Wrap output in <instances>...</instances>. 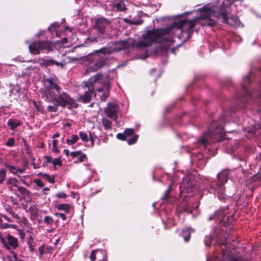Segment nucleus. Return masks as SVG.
<instances>
[{
	"instance_id": "obj_1",
	"label": "nucleus",
	"mask_w": 261,
	"mask_h": 261,
	"mask_svg": "<svg viewBox=\"0 0 261 261\" xmlns=\"http://www.w3.org/2000/svg\"><path fill=\"white\" fill-rule=\"evenodd\" d=\"M43 82L44 87L40 91L42 97L46 102L53 103V105L47 106L48 112H57L59 107L67 108L69 110L79 107L73 98L68 93L62 91L56 79L53 77L44 79Z\"/></svg>"
},
{
	"instance_id": "obj_2",
	"label": "nucleus",
	"mask_w": 261,
	"mask_h": 261,
	"mask_svg": "<svg viewBox=\"0 0 261 261\" xmlns=\"http://www.w3.org/2000/svg\"><path fill=\"white\" fill-rule=\"evenodd\" d=\"M168 30L156 29L148 30L142 35V40L138 41L136 44V48H143L150 46L158 39L168 33Z\"/></svg>"
},
{
	"instance_id": "obj_3",
	"label": "nucleus",
	"mask_w": 261,
	"mask_h": 261,
	"mask_svg": "<svg viewBox=\"0 0 261 261\" xmlns=\"http://www.w3.org/2000/svg\"><path fill=\"white\" fill-rule=\"evenodd\" d=\"M228 178V175L226 171L221 172L217 175V180L211 182L210 185V192L213 193L222 201L226 198L224 185L227 182Z\"/></svg>"
},
{
	"instance_id": "obj_4",
	"label": "nucleus",
	"mask_w": 261,
	"mask_h": 261,
	"mask_svg": "<svg viewBox=\"0 0 261 261\" xmlns=\"http://www.w3.org/2000/svg\"><path fill=\"white\" fill-rule=\"evenodd\" d=\"M224 127L218 122L213 121L208 128V130L204 132L203 135L197 141L198 143L204 146L210 143V140H213L214 137L217 135L222 136L225 134Z\"/></svg>"
},
{
	"instance_id": "obj_5",
	"label": "nucleus",
	"mask_w": 261,
	"mask_h": 261,
	"mask_svg": "<svg viewBox=\"0 0 261 261\" xmlns=\"http://www.w3.org/2000/svg\"><path fill=\"white\" fill-rule=\"evenodd\" d=\"M195 185L194 178L192 176H186L182 180L180 186L179 200L187 204L190 196L193 195V189Z\"/></svg>"
},
{
	"instance_id": "obj_6",
	"label": "nucleus",
	"mask_w": 261,
	"mask_h": 261,
	"mask_svg": "<svg viewBox=\"0 0 261 261\" xmlns=\"http://www.w3.org/2000/svg\"><path fill=\"white\" fill-rule=\"evenodd\" d=\"M212 17L218 18L216 12L212 9L208 7H204L200 10V15L199 17L194 18L198 21L199 20H203L204 21L201 22L202 26L214 27L217 25V21L213 19Z\"/></svg>"
},
{
	"instance_id": "obj_7",
	"label": "nucleus",
	"mask_w": 261,
	"mask_h": 261,
	"mask_svg": "<svg viewBox=\"0 0 261 261\" xmlns=\"http://www.w3.org/2000/svg\"><path fill=\"white\" fill-rule=\"evenodd\" d=\"M197 21L195 18L191 20L185 19L174 21L172 23V27L177 30L185 28V29L183 30L182 32L183 33L186 32L187 34L186 40H188L192 37L194 32V28L197 24Z\"/></svg>"
},
{
	"instance_id": "obj_8",
	"label": "nucleus",
	"mask_w": 261,
	"mask_h": 261,
	"mask_svg": "<svg viewBox=\"0 0 261 261\" xmlns=\"http://www.w3.org/2000/svg\"><path fill=\"white\" fill-rule=\"evenodd\" d=\"M82 88L83 89L84 93L78 98L77 101H82L84 103H88L91 100L94 93V87L89 82H86L84 85L82 86Z\"/></svg>"
},
{
	"instance_id": "obj_9",
	"label": "nucleus",
	"mask_w": 261,
	"mask_h": 261,
	"mask_svg": "<svg viewBox=\"0 0 261 261\" xmlns=\"http://www.w3.org/2000/svg\"><path fill=\"white\" fill-rule=\"evenodd\" d=\"M231 5V1L230 0L224 1L220 6L219 11L216 12L217 15L218 17L222 16L223 18L222 22L223 23L228 22V17L227 16V9Z\"/></svg>"
},
{
	"instance_id": "obj_10",
	"label": "nucleus",
	"mask_w": 261,
	"mask_h": 261,
	"mask_svg": "<svg viewBox=\"0 0 261 261\" xmlns=\"http://www.w3.org/2000/svg\"><path fill=\"white\" fill-rule=\"evenodd\" d=\"M110 24L109 21L103 18L96 19L94 28L97 31L99 35H103L105 33L106 29Z\"/></svg>"
},
{
	"instance_id": "obj_11",
	"label": "nucleus",
	"mask_w": 261,
	"mask_h": 261,
	"mask_svg": "<svg viewBox=\"0 0 261 261\" xmlns=\"http://www.w3.org/2000/svg\"><path fill=\"white\" fill-rule=\"evenodd\" d=\"M106 65V59L103 57L98 56L95 60V63L90 66H89L86 69L85 74H88L89 72H95L97 70L105 66Z\"/></svg>"
},
{
	"instance_id": "obj_12",
	"label": "nucleus",
	"mask_w": 261,
	"mask_h": 261,
	"mask_svg": "<svg viewBox=\"0 0 261 261\" xmlns=\"http://www.w3.org/2000/svg\"><path fill=\"white\" fill-rule=\"evenodd\" d=\"M221 241H222L221 249L223 251V255H226V259L231 261H246L241 256H231L227 254V248H228V247L227 246L228 239L225 241L222 240Z\"/></svg>"
},
{
	"instance_id": "obj_13",
	"label": "nucleus",
	"mask_w": 261,
	"mask_h": 261,
	"mask_svg": "<svg viewBox=\"0 0 261 261\" xmlns=\"http://www.w3.org/2000/svg\"><path fill=\"white\" fill-rule=\"evenodd\" d=\"M7 242L0 236V240L5 248L9 249V246L15 249L18 246V242L17 238L13 236L8 234L7 237Z\"/></svg>"
},
{
	"instance_id": "obj_14",
	"label": "nucleus",
	"mask_w": 261,
	"mask_h": 261,
	"mask_svg": "<svg viewBox=\"0 0 261 261\" xmlns=\"http://www.w3.org/2000/svg\"><path fill=\"white\" fill-rule=\"evenodd\" d=\"M136 44L135 40H133L132 42H128L127 41H119L115 43L114 50L121 51L124 49L133 48L134 47H136Z\"/></svg>"
},
{
	"instance_id": "obj_15",
	"label": "nucleus",
	"mask_w": 261,
	"mask_h": 261,
	"mask_svg": "<svg viewBox=\"0 0 261 261\" xmlns=\"http://www.w3.org/2000/svg\"><path fill=\"white\" fill-rule=\"evenodd\" d=\"M118 106L117 104L108 103V106L105 109V111L108 117L111 118H117V113L118 112Z\"/></svg>"
},
{
	"instance_id": "obj_16",
	"label": "nucleus",
	"mask_w": 261,
	"mask_h": 261,
	"mask_svg": "<svg viewBox=\"0 0 261 261\" xmlns=\"http://www.w3.org/2000/svg\"><path fill=\"white\" fill-rule=\"evenodd\" d=\"M215 220L222 225H225L229 223L228 216L225 215V213H215L214 215L210 217V220Z\"/></svg>"
},
{
	"instance_id": "obj_17",
	"label": "nucleus",
	"mask_w": 261,
	"mask_h": 261,
	"mask_svg": "<svg viewBox=\"0 0 261 261\" xmlns=\"http://www.w3.org/2000/svg\"><path fill=\"white\" fill-rule=\"evenodd\" d=\"M251 82L250 75H247L244 79V84L242 85V88L245 92V95L244 98H242V101L244 102H246L249 98H251V94L249 91L247 89V84H249Z\"/></svg>"
},
{
	"instance_id": "obj_18",
	"label": "nucleus",
	"mask_w": 261,
	"mask_h": 261,
	"mask_svg": "<svg viewBox=\"0 0 261 261\" xmlns=\"http://www.w3.org/2000/svg\"><path fill=\"white\" fill-rule=\"evenodd\" d=\"M38 41L41 51H46L47 53H49L53 51V44L51 41L48 40H38Z\"/></svg>"
},
{
	"instance_id": "obj_19",
	"label": "nucleus",
	"mask_w": 261,
	"mask_h": 261,
	"mask_svg": "<svg viewBox=\"0 0 261 261\" xmlns=\"http://www.w3.org/2000/svg\"><path fill=\"white\" fill-rule=\"evenodd\" d=\"M29 51L31 54L36 55L40 53V48L38 40L31 43L29 46Z\"/></svg>"
},
{
	"instance_id": "obj_20",
	"label": "nucleus",
	"mask_w": 261,
	"mask_h": 261,
	"mask_svg": "<svg viewBox=\"0 0 261 261\" xmlns=\"http://www.w3.org/2000/svg\"><path fill=\"white\" fill-rule=\"evenodd\" d=\"M40 65L41 66L48 67L50 66L56 65L57 66H61V67H63V64L61 63H59L58 61L53 60V59H49L45 60L42 59V62L40 63Z\"/></svg>"
},
{
	"instance_id": "obj_21",
	"label": "nucleus",
	"mask_w": 261,
	"mask_h": 261,
	"mask_svg": "<svg viewBox=\"0 0 261 261\" xmlns=\"http://www.w3.org/2000/svg\"><path fill=\"white\" fill-rule=\"evenodd\" d=\"M172 190V186H169L168 188L164 192L163 196L161 197L163 202H171L173 201V197L171 195V191Z\"/></svg>"
},
{
	"instance_id": "obj_22",
	"label": "nucleus",
	"mask_w": 261,
	"mask_h": 261,
	"mask_svg": "<svg viewBox=\"0 0 261 261\" xmlns=\"http://www.w3.org/2000/svg\"><path fill=\"white\" fill-rule=\"evenodd\" d=\"M7 125L10 127V128L14 130L17 127L21 125L20 121L16 119H10L7 122Z\"/></svg>"
},
{
	"instance_id": "obj_23",
	"label": "nucleus",
	"mask_w": 261,
	"mask_h": 261,
	"mask_svg": "<svg viewBox=\"0 0 261 261\" xmlns=\"http://www.w3.org/2000/svg\"><path fill=\"white\" fill-rule=\"evenodd\" d=\"M226 23L229 24L235 27H240L241 25V22L237 16H232L230 17L229 20H228V22Z\"/></svg>"
},
{
	"instance_id": "obj_24",
	"label": "nucleus",
	"mask_w": 261,
	"mask_h": 261,
	"mask_svg": "<svg viewBox=\"0 0 261 261\" xmlns=\"http://www.w3.org/2000/svg\"><path fill=\"white\" fill-rule=\"evenodd\" d=\"M33 103H34V105L37 111L39 112L41 114L45 113V110L44 109V107L41 102H40L39 101H36L33 100Z\"/></svg>"
},
{
	"instance_id": "obj_25",
	"label": "nucleus",
	"mask_w": 261,
	"mask_h": 261,
	"mask_svg": "<svg viewBox=\"0 0 261 261\" xmlns=\"http://www.w3.org/2000/svg\"><path fill=\"white\" fill-rule=\"evenodd\" d=\"M191 233V229L190 228L182 231L181 236L184 238L185 241L188 242L189 240Z\"/></svg>"
},
{
	"instance_id": "obj_26",
	"label": "nucleus",
	"mask_w": 261,
	"mask_h": 261,
	"mask_svg": "<svg viewBox=\"0 0 261 261\" xmlns=\"http://www.w3.org/2000/svg\"><path fill=\"white\" fill-rule=\"evenodd\" d=\"M56 207L59 211H64L65 212H68L70 207V205L67 203H63L56 205Z\"/></svg>"
},
{
	"instance_id": "obj_27",
	"label": "nucleus",
	"mask_w": 261,
	"mask_h": 261,
	"mask_svg": "<svg viewBox=\"0 0 261 261\" xmlns=\"http://www.w3.org/2000/svg\"><path fill=\"white\" fill-rule=\"evenodd\" d=\"M38 175L45 178L50 183L54 184L55 182V179L54 176H50L48 174L42 172H40L38 174Z\"/></svg>"
},
{
	"instance_id": "obj_28",
	"label": "nucleus",
	"mask_w": 261,
	"mask_h": 261,
	"mask_svg": "<svg viewBox=\"0 0 261 261\" xmlns=\"http://www.w3.org/2000/svg\"><path fill=\"white\" fill-rule=\"evenodd\" d=\"M101 123L105 129H111L112 128V122L106 118H102Z\"/></svg>"
},
{
	"instance_id": "obj_29",
	"label": "nucleus",
	"mask_w": 261,
	"mask_h": 261,
	"mask_svg": "<svg viewBox=\"0 0 261 261\" xmlns=\"http://www.w3.org/2000/svg\"><path fill=\"white\" fill-rule=\"evenodd\" d=\"M95 53L89 54L85 57V60L93 63L97 59L98 56L94 54Z\"/></svg>"
},
{
	"instance_id": "obj_30",
	"label": "nucleus",
	"mask_w": 261,
	"mask_h": 261,
	"mask_svg": "<svg viewBox=\"0 0 261 261\" xmlns=\"http://www.w3.org/2000/svg\"><path fill=\"white\" fill-rule=\"evenodd\" d=\"M79 140V137L76 135H73L71 137V139H67L66 143L69 145H71L75 144Z\"/></svg>"
},
{
	"instance_id": "obj_31",
	"label": "nucleus",
	"mask_w": 261,
	"mask_h": 261,
	"mask_svg": "<svg viewBox=\"0 0 261 261\" xmlns=\"http://www.w3.org/2000/svg\"><path fill=\"white\" fill-rule=\"evenodd\" d=\"M102 77V74L101 73H97L95 75H93V76L91 77L90 79V84H92V83H96L98 82L99 80H100L101 77Z\"/></svg>"
},
{
	"instance_id": "obj_32",
	"label": "nucleus",
	"mask_w": 261,
	"mask_h": 261,
	"mask_svg": "<svg viewBox=\"0 0 261 261\" xmlns=\"http://www.w3.org/2000/svg\"><path fill=\"white\" fill-rule=\"evenodd\" d=\"M94 53H101L103 54H111L112 53V50L109 49L106 47H102L99 49L95 50Z\"/></svg>"
},
{
	"instance_id": "obj_33",
	"label": "nucleus",
	"mask_w": 261,
	"mask_h": 261,
	"mask_svg": "<svg viewBox=\"0 0 261 261\" xmlns=\"http://www.w3.org/2000/svg\"><path fill=\"white\" fill-rule=\"evenodd\" d=\"M77 159L76 161H74V163L77 164L80 163H82L84 162L85 160L87 159V156L85 154L83 153L82 152L81 154L77 157Z\"/></svg>"
},
{
	"instance_id": "obj_34",
	"label": "nucleus",
	"mask_w": 261,
	"mask_h": 261,
	"mask_svg": "<svg viewBox=\"0 0 261 261\" xmlns=\"http://www.w3.org/2000/svg\"><path fill=\"white\" fill-rule=\"evenodd\" d=\"M138 138V135H134L130 138L126 139V140L129 145H132L137 142Z\"/></svg>"
},
{
	"instance_id": "obj_35",
	"label": "nucleus",
	"mask_w": 261,
	"mask_h": 261,
	"mask_svg": "<svg viewBox=\"0 0 261 261\" xmlns=\"http://www.w3.org/2000/svg\"><path fill=\"white\" fill-rule=\"evenodd\" d=\"M17 191L23 195H29V191L23 187H17Z\"/></svg>"
},
{
	"instance_id": "obj_36",
	"label": "nucleus",
	"mask_w": 261,
	"mask_h": 261,
	"mask_svg": "<svg viewBox=\"0 0 261 261\" xmlns=\"http://www.w3.org/2000/svg\"><path fill=\"white\" fill-rule=\"evenodd\" d=\"M222 231H223V229L220 230L219 228L215 227L214 229V237L217 238H221L222 236Z\"/></svg>"
},
{
	"instance_id": "obj_37",
	"label": "nucleus",
	"mask_w": 261,
	"mask_h": 261,
	"mask_svg": "<svg viewBox=\"0 0 261 261\" xmlns=\"http://www.w3.org/2000/svg\"><path fill=\"white\" fill-rule=\"evenodd\" d=\"M114 5L118 11H122L125 9V5L121 2L115 3Z\"/></svg>"
},
{
	"instance_id": "obj_38",
	"label": "nucleus",
	"mask_w": 261,
	"mask_h": 261,
	"mask_svg": "<svg viewBox=\"0 0 261 261\" xmlns=\"http://www.w3.org/2000/svg\"><path fill=\"white\" fill-rule=\"evenodd\" d=\"M51 162L54 168H55L56 166L61 167L62 165V162L60 158L54 159L52 160Z\"/></svg>"
},
{
	"instance_id": "obj_39",
	"label": "nucleus",
	"mask_w": 261,
	"mask_h": 261,
	"mask_svg": "<svg viewBox=\"0 0 261 261\" xmlns=\"http://www.w3.org/2000/svg\"><path fill=\"white\" fill-rule=\"evenodd\" d=\"M43 158L45 159V161L42 164V166L43 167H47L48 163L51 162L52 158L50 156H48V155H45V156H44Z\"/></svg>"
},
{
	"instance_id": "obj_40",
	"label": "nucleus",
	"mask_w": 261,
	"mask_h": 261,
	"mask_svg": "<svg viewBox=\"0 0 261 261\" xmlns=\"http://www.w3.org/2000/svg\"><path fill=\"white\" fill-rule=\"evenodd\" d=\"M135 130L133 128H126L124 132L126 138L133 136Z\"/></svg>"
},
{
	"instance_id": "obj_41",
	"label": "nucleus",
	"mask_w": 261,
	"mask_h": 261,
	"mask_svg": "<svg viewBox=\"0 0 261 261\" xmlns=\"http://www.w3.org/2000/svg\"><path fill=\"white\" fill-rule=\"evenodd\" d=\"M79 136H80V138L81 139V140L84 141V142H88L89 139H88V135L87 134L85 133V132H80L79 133Z\"/></svg>"
},
{
	"instance_id": "obj_42",
	"label": "nucleus",
	"mask_w": 261,
	"mask_h": 261,
	"mask_svg": "<svg viewBox=\"0 0 261 261\" xmlns=\"http://www.w3.org/2000/svg\"><path fill=\"white\" fill-rule=\"evenodd\" d=\"M6 176V171L2 169L0 170V184H3V181L5 180Z\"/></svg>"
},
{
	"instance_id": "obj_43",
	"label": "nucleus",
	"mask_w": 261,
	"mask_h": 261,
	"mask_svg": "<svg viewBox=\"0 0 261 261\" xmlns=\"http://www.w3.org/2000/svg\"><path fill=\"white\" fill-rule=\"evenodd\" d=\"M5 166L8 168L10 171L14 174H17V173H16V170L17 169L16 168V167L14 166H12V165H10L9 164H8V163H5L4 164Z\"/></svg>"
},
{
	"instance_id": "obj_44",
	"label": "nucleus",
	"mask_w": 261,
	"mask_h": 261,
	"mask_svg": "<svg viewBox=\"0 0 261 261\" xmlns=\"http://www.w3.org/2000/svg\"><path fill=\"white\" fill-rule=\"evenodd\" d=\"M18 180L15 178L11 177L7 180V183L9 185H11L14 187H17Z\"/></svg>"
},
{
	"instance_id": "obj_45",
	"label": "nucleus",
	"mask_w": 261,
	"mask_h": 261,
	"mask_svg": "<svg viewBox=\"0 0 261 261\" xmlns=\"http://www.w3.org/2000/svg\"><path fill=\"white\" fill-rule=\"evenodd\" d=\"M110 92L108 89H107L106 91H105L101 96V100L103 101H106L107 100V98L109 96Z\"/></svg>"
},
{
	"instance_id": "obj_46",
	"label": "nucleus",
	"mask_w": 261,
	"mask_h": 261,
	"mask_svg": "<svg viewBox=\"0 0 261 261\" xmlns=\"http://www.w3.org/2000/svg\"><path fill=\"white\" fill-rule=\"evenodd\" d=\"M15 144V139L13 138H10L6 143V145L9 147L14 146Z\"/></svg>"
},
{
	"instance_id": "obj_47",
	"label": "nucleus",
	"mask_w": 261,
	"mask_h": 261,
	"mask_svg": "<svg viewBox=\"0 0 261 261\" xmlns=\"http://www.w3.org/2000/svg\"><path fill=\"white\" fill-rule=\"evenodd\" d=\"M213 238L211 236H206L204 240V243L206 246H209L212 243Z\"/></svg>"
},
{
	"instance_id": "obj_48",
	"label": "nucleus",
	"mask_w": 261,
	"mask_h": 261,
	"mask_svg": "<svg viewBox=\"0 0 261 261\" xmlns=\"http://www.w3.org/2000/svg\"><path fill=\"white\" fill-rule=\"evenodd\" d=\"M44 222L48 224V225H52L54 223V220L52 218L49 217V216H46L44 218Z\"/></svg>"
},
{
	"instance_id": "obj_49",
	"label": "nucleus",
	"mask_w": 261,
	"mask_h": 261,
	"mask_svg": "<svg viewBox=\"0 0 261 261\" xmlns=\"http://www.w3.org/2000/svg\"><path fill=\"white\" fill-rule=\"evenodd\" d=\"M116 137L118 139L122 141H124L126 140V138L124 133L117 134L116 135Z\"/></svg>"
},
{
	"instance_id": "obj_50",
	"label": "nucleus",
	"mask_w": 261,
	"mask_h": 261,
	"mask_svg": "<svg viewBox=\"0 0 261 261\" xmlns=\"http://www.w3.org/2000/svg\"><path fill=\"white\" fill-rule=\"evenodd\" d=\"M98 250H94L91 251L90 255V258L91 259V261H94L96 259V254L95 253L97 252Z\"/></svg>"
},
{
	"instance_id": "obj_51",
	"label": "nucleus",
	"mask_w": 261,
	"mask_h": 261,
	"mask_svg": "<svg viewBox=\"0 0 261 261\" xmlns=\"http://www.w3.org/2000/svg\"><path fill=\"white\" fill-rule=\"evenodd\" d=\"M60 27V24L57 22H54L51 24L48 28V30L50 31H53V29L58 28Z\"/></svg>"
},
{
	"instance_id": "obj_52",
	"label": "nucleus",
	"mask_w": 261,
	"mask_h": 261,
	"mask_svg": "<svg viewBox=\"0 0 261 261\" xmlns=\"http://www.w3.org/2000/svg\"><path fill=\"white\" fill-rule=\"evenodd\" d=\"M56 196L58 198H63L65 199L67 198V195L65 193L63 192H60L58 193H57L56 195Z\"/></svg>"
},
{
	"instance_id": "obj_53",
	"label": "nucleus",
	"mask_w": 261,
	"mask_h": 261,
	"mask_svg": "<svg viewBox=\"0 0 261 261\" xmlns=\"http://www.w3.org/2000/svg\"><path fill=\"white\" fill-rule=\"evenodd\" d=\"M82 153L81 150L76 151H72L70 152V155L72 156V158H76L79 156Z\"/></svg>"
},
{
	"instance_id": "obj_54",
	"label": "nucleus",
	"mask_w": 261,
	"mask_h": 261,
	"mask_svg": "<svg viewBox=\"0 0 261 261\" xmlns=\"http://www.w3.org/2000/svg\"><path fill=\"white\" fill-rule=\"evenodd\" d=\"M34 181L38 187H43L44 185L42 181L39 179H35Z\"/></svg>"
},
{
	"instance_id": "obj_55",
	"label": "nucleus",
	"mask_w": 261,
	"mask_h": 261,
	"mask_svg": "<svg viewBox=\"0 0 261 261\" xmlns=\"http://www.w3.org/2000/svg\"><path fill=\"white\" fill-rule=\"evenodd\" d=\"M39 163L38 164V163H35L34 162H33L32 165H33V167H34V169H38V168H40L41 167V166L40 165L41 160H39Z\"/></svg>"
},
{
	"instance_id": "obj_56",
	"label": "nucleus",
	"mask_w": 261,
	"mask_h": 261,
	"mask_svg": "<svg viewBox=\"0 0 261 261\" xmlns=\"http://www.w3.org/2000/svg\"><path fill=\"white\" fill-rule=\"evenodd\" d=\"M143 22L142 19H138L137 20L133 21V25H140Z\"/></svg>"
},
{
	"instance_id": "obj_57",
	"label": "nucleus",
	"mask_w": 261,
	"mask_h": 261,
	"mask_svg": "<svg viewBox=\"0 0 261 261\" xmlns=\"http://www.w3.org/2000/svg\"><path fill=\"white\" fill-rule=\"evenodd\" d=\"M89 135H90V140L91 144V146L93 147L94 145V138L91 134V133L89 132Z\"/></svg>"
},
{
	"instance_id": "obj_58",
	"label": "nucleus",
	"mask_w": 261,
	"mask_h": 261,
	"mask_svg": "<svg viewBox=\"0 0 261 261\" xmlns=\"http://www.w3.org/2000/svg\"><path fill=\"white\" fill-rule=\"evenodd\" d=\"M133 21L134 20H130V19H127V18H124V21L125 22H126V23H128V24H129L130 25H133Z\"/></svg>"
},
{
	"instance_id": "obj_59",
	"label": "nucleus",
	"mask_w": 261,
	"mask_h": 261,
	"mask_svg": "<svg viewBox=\"0 0 261 261\" xmlns=\"http://www.w3.org/2000/svg\"><path fill=\"white\" fill-rule=\"evenodd\" d=\"M33 240L32 237L31 236L28 241V244H29L30 248H32L33 246Z\"/></svg>"
},
{
	"instance_id": "obj_60",
	"label": "nucleus",
	"mask_w": 261,
	"mask_h": 261,
	"mask_svg": "<svg viewBox=\"0 0 261 261\" xmlns=\"http://www.w3.org/2000/svg\"><path fill=\"white\" fill-rule=\"evenodd\" d=\"M56 214L57 215H59L61 217V218L63 220H66V216L65 215L64 213H56Z\"/></svg>"
},
{
	"instance_id": "obj_61",
	"label": "nucleus",
	"mask_w": 261,
	"mask_h": 261,
	"mask_svg": "<svg viewBox=\"0 0 261 261\" xmlns=\"http://www.w3.org/2000/svg\"><path fill=\"white\" fill-rule=\"evenodd\" d=\"M19 232L22 239H23L25 236V232L23 230H19Z\"/></svg>"
},
{
	"instance_id": "obj_62",
	"label": "nucleus",
	"mask_w": 261,
	"mask_h": 261,
	"mask_svg": "<svg viewBox=\"0 0 261 261\" xmlns=\"http://www.w3.org/2000/svg\"><path fill=\"white\" fill-rule=\"evenodd\" d=\"M25 171V169H23V168H18V169H17L16 170V172H19L20 173H22L24 172Z\"/></svg>"
},
{
	"instance_id": "obj_63",
	"label": "nucleus",
	"mask_w": 261,
	"mask_h": 261,
	"mask_svg": "<svg viewBox=\"0 0 261 261\" xmlns=\"http://www.w3.org/2000/svg\"><path fill=\"white\" fill-rule=\"evenodd\" d=\"M52 151L54 152H59V150L58 149L57 147L56 146V147H53V148H52Z\"/></svg>"
},
{
	"instance_id": "obj_64",
	"label": "nucleus",
	"mask_w": 261,
	"mask_h": 261,
	"mask_svg": "<svg viewBox=\"0 0 261 261\" xmlns=\"http://www.w3.org/2000/svg\"><path fill=\"white\" fill-rule=\"evenodd\" d=\"M64 152L65 153V155L67 156H68L69 155V151L68 150V149H64Z\"/></svg>"
}]
</instances>
